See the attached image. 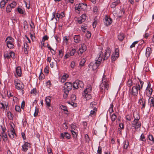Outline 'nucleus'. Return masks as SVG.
Segmentation results:
<instances>
[{
	"mask_svg": "<svg viewBox=\"0 0 154 154\" xmlns=\"http://www.w3.org/2000/svg\"><path fill=\"white\" fill-rule=\"evenodd\" d=\"M106 75H103L102 80V83L99 86L100 92L103 94L102 97L104 96V94L106 90H108L109 88V84Z\"/></svg>",
	"mask_w": 154,
	"mask_h": 154,
	"instance_id": "2",
	"label": "nucleus"
},
{
	"mask_svg": "<svg viewBox=\"0 0 154 154\" xmlns=\"http://www.w3.org/2000/svg\"><path fill=\"white\" fill-rule=\"evenodd\" d=\"M117 116L115 113H113L111 116V120L112 121L114 122L116 119Z\"/></svg>",
	"mask_w": 154,
	"mask_h": 154,
	"instance_id": "38",
	"label": "nucleus"
},
{
	"mask_svg": "<svg viewBox=\"0 0 154 154\" xmlns=\"http://www.w3.org/2000/svg\"><path fill=\"white\" fill-rule=\"evenodd\" d=\"M149 139L150 140L152 141V143H154V139L152 135L150 134L149 135Z\"/></svg>",
	"mask_w": 154,
	"mask_h": 154,
	"instance_id": "44",
	"label": "nucleus"
},
{
	"mask_svg": "<svg viewBox=\"0 0 154 154\" xmlns=\"http://www.w3.org/2000/svg\"><path fill=\"white\" fill-rule=\"evenodd\" d=\"M131 125L132 127H134L136 129L140 128L141 126L140 123H139V121H133L131 122Z\"/></svg>",
	"mask_w": 154,
	"mask_h": 154,
	"instance_id": "11",
	"label": "nucleus"
},
{
	"mask_svg": "<svg viewBox=\"0 0 154 154\" xmlns=\"http://www.w3.org/2000/svg\"><path fill=\"white\" fill-rule=\"evenodd\" d=\"M61 136L63 138L65 137L66 138L68 139H70L71 137L70 134L66 132H64L63 133H61Z\"/></svg>",
	"mask_w": 154,
	"mask_h": 154,
	"instance_id": "22",
	"label": "nucleus"
},
{
	"mask_svg": "<svg viewBox=\"0 0 154 154\" xmlns=\"http://www.w3.org/2000/svg\"><path fill=\"white\" fill-rule=\"evenodd\" d=\"M2 137L4 141H6L7 140V136L6 134L2 133Z\"/></svg>",
	"mask_w": 154,
	"mask_h": 154,
	"instance_id": "41",
	"label": "nucleus"
},
{
	"mask_svg": "<svg viewBox=\"0 0 154 154\" xmlns=\"http://www.w3.org/2000/svg\"><path fill=\"white\" fill-rule=\"evenodd\" d=\"M86 16L85 14H83L79 17L78 19V21L79 23L81 24L84 22L86 19Z\"/></svg>",
	"mask_w": 154,
	"mask_h": 154,
	"instance_id": "14",
	"label": "nucleus"
},
{
	"mask_svg": "<svg viewBox=\"0 0 154 154\" xmlns=\"http://www.w3.org/2000/svg\"><path fill=\"white\" fill-rule=\"evenodd\" d=\"M59 54L61 58H62V57L63 56L64 54V49L63 48L61 50H60L59 51Z\"/></svg>",
	"mask_w": 154,
	"mask_h": 154,
	"instance_id": "39",
	"label": "nucleus"
},
{
	"mask_svg": "<svg viewBox=\"0 0 154 154\" xmlns=\"http://www.w3.org/2000/svg\"><path fill=\"white\" fill-rule=\"evenodd\" d=\"M138 79L140 83V86L139 84H136V85L138 88L139 90L140 91V90L143 88V86L144 83L143 81H141L138 78Z\"/></svg>",
	"mask_w": 154,
	"mask_h": 154,
	"instance_id": "26",
	"label": "nucleus"
},
{
	"mask_svg": "<svg viewBox=\"0 0 154 154\" xmlns=\"http://www.w3.org/2000/svg\"><path fill=\"white\" fill-rule=\"evenodd\" d=\"M14 83L16 88L17 89L20 90L24 88V85L22 83L18 82L15 81Z\"/></svg>",
	"mask_w": 154,
	"mask_h": 154,
	"instance_id": "13",
	"label": "nucleus"
},
{
	"mask_svg": "<svg viewBox=\"0 0 154 154\" xmlns=\"http://www.w3.org/2000/svg\"><path fill=\"white\" fill-rule=\"evenodd\" d=\"M51 97H46L45 99V101L46 102V106L47 107H49L51 106ZM48 109L50 110H52L53 109V108L52 107H48Z\"/></svg>",
	"mask_w": 154,
	"mask_h": 154,
	"instance_id": "12",
	"label": "nucleus"
},
{
	"mask_svg": "<svg viewBox=\"0 0 154 154\" xmlns=\"http://www.w3.org/2000/svg\"><path fill=\"white\" fill-rule=\"evenodd\" d=\"M85 62L86 60L85 58L82 59L80 62V66H84V64L85 63Z\"/></svg>",
	"mask_w": 154,
	"mask_h": 154,
	"instance_id": "33",
	"label": "nucleus"
},
{
	"mask_svg": "<svg viewBox=\"0 0 154 154\" xmlns=\"http://www.w3.org/2000/svg\"><path fill=\"white\" fill-rule=\"evenodd\" d=\"M71 131L73 137L74 138L76 137H77V135L75 132L73 130H71Z\"/></svg>",
	"mask_w": 154,
	"mask_h": 154,
	"instance_id": "50",
	"label": "nucleus"
},
{
	"mask_svg": "<svg viewBox=\"0 0 154 154\" xmlns=\"http://www.w3.org/2000/svg\"><path fill=\"white\" fill-rule=\"evenodd\" d=\"M92 90V89L91 87V85H90L88 86L87 88L84 90L83 93L89 94L91 92Z\"/></svg>",
	"mask_w": 154,
	"mask_h": 154,
	"instance_id": "23",
	"label": "nucleus"
},
{
	"mask_svg": "<svg viewBox=\"0 0 154 154\" xmlns=\"http://www.w3.org/2000/svg\"><path fill=\"white\" fill-rule=\"evenodd\" d=\"M16 72L18 76H21L22 73L21 68H16Z\"/></svg>",
	"mask_w": 154,
	"mask_h": 154,
	"instance_id": "30",
	"label": "nucleus"
},
{
	"mask_svg": "<svg viewBox=\"0 0 154 154\" xmlns=\"http://www.w3.org/2000/svg\"><path fill=\"white\" fill-rule=\"evenodd\" d=\"M72 84L71 83L67 82L65 84L63 89L65 94L63 95V97L64 99L67 97L69 91L72 89Z\"/></svg>",
	"mask_w": 154,
	"mask_h": 154,
	"instance_id": "3",
	"label": "nucleus"
},
{
	"mask_svg": "<svg viewBox=\"0 0 154 154\" xmlns=\"http://www.w3.org/2000/svg\"><path fill=\"white\" fill-rule=\"evenodd\" d=\"M87 7L86 4L82 3L76 4L75 7V12L77 13H80L81 11H85Z\"/></svg>",
	"mask_w": 154,
	"mask_h": 154,
	"instance_id": "4",
	"label": "nucleus"
},
{
	"mask_svg": "<svg viewBox=\"0 0 154 154\" xmlns=\"http://www.w3.org/2000/svg\"><path fill=\"white\" fill-rule=\"evenodd\" d=\"M118 3L116 2H114L112 3L111 5V8H115L116 6L118 5Z\"/></svg>",
	"mask_w": 154,
	"mask_h": 154,
	"instance_id": "49",
	"label": "nucleus"
},
{
	"mask_svg": "<svg viewBox=\"0 0 154 154\" xmlns=\"http://www.w3.org/2000/svg\"><path fill=\"white\" fill-rule=\"evenodd\" d=\"M60 107L61 109L62 110H63L64 111H66L67 112H68L67 107L66 106L61 105L60 106Z\"/></svg>",
	"mask_w": 154,
	"mask_h": 154,
	"instance_id": "43",
	"label": "nucleus"
},
{
	"mask_svg": "<svg viewBox=\"0 0 154 154\" xmlns=\"http://www.w3.org/2000/svg\"><path fill=\"white\" fill-rule=\"evenodd\" d=\"M12 8L9 5H8L6 7V12L8 13L11 12V11Z\"/></svg>",
	"mask_w": 154,
	"mask_h": 154,
	"instance_id": "36",
	"label": "nucleus"
},
{
	"mask_svg": "<svg viewBox=\"0 0 154 154\" xmlns=\"http://www.w3.org/2000/svg\"><path fill=\"white\" fill-rule=\"evenodd\" d=\"M97 20H95L93 22V28H95L96 26V25H97Z\"/></svg>",
	"mask_w": 154,
	"mask_h": 154,
	"instance_id": "60",
	"label": "nucleus"
},
{
	"mask_svg": "<svg viewBox=\"0 0 154 154\" xmlns=\"http://www.w3.org/2000/svg\"><path fill=\"white\" fill-rule=\"evenodd\" d=\"M37 93L36 89L35 88L33 89L31 91V93L32 94H33L34 95H36Z\"/></svg>",
	"mask_w": 154,
	"mask_h": 154,
	"instance_id": "48",
	"label": "nucleus"
},
{
	"mask_svg": "<svg viewBox=\"0 0 154 154\" xmlns=\"http://www.w3.org/2000/svg\"><path fill=\"white\" fill-rule=\"evenodd\" d=\"M30 37L32 41H33L35 39V37L33 34L30 33Z\"/></svg>",
	"mask_w": 154,
	"mask_h": 154,
	"instance_id": "62",
	"label": "nucleus"
},
{
	"mask_svg": "<svg viewBox=\"0 0 154 154\" xmlns=\"http://www.w3.org/2000/svg\"><path fill=\"white\" fill-rule=\"evenodd\" d=\"M38 109H37L36 107H35V112L34 114V116L35 117H36L38 114Z\"/></svg>",
	"mask_w": 154,
	"mask_h": 154,
	"instance_id": "58",
	"label": "nucleus"
},
{
	"mask_svg": "<svg viewBox=\"0 0 154 154\" xmlns=\"http://www.w3.org/2000/svg\"><path fill=\"white\" fill-rule=\"evenodd\" d=\"M15 55V53L11 51H10L9 52L6 51L5 52L4 54V58L7 59H9L11 57L14 58Z\"/></svg>",
	"mask_w": 154,
	"mask_h": 154,
	"instance_id": "7",
	"label": "nucleus"
},
{
	"mask_svg": "<svg viewBox=\"0 0 154 154\" xmlns=\"http://www.w3.org/2000/svg\"><path fill=\"white\" fill-rule=\"evenodd\" d=\"M85 139L86 141L87 142H89L90 139L88 135L87 134H86L85 135Z\"/></svg>",
	"mask_w": 154,
	"mask_h": 154,
	"instance_id": "57",
	"label": "nucleus"
},
{
	"mask_svg": "<svg viewBox=\"0 0 154 154\" xmlns=\"http://www.w3.org/2000/svg\"><path fill=\"white\" fill-rule=\"evenodd\" d=\"M17 10L18 13L21 14H24L25 12L24 9L20 6H18L17 8Z\"/></svg>",
	"mask_w": 154,
	"mask_h": 154,
	"instance_id": "25",
	"label": "nucleus"
},
{
	"mask_svg": "<svg viewBox=\"0 0 154 154\" xmlns=\"http://www.w3.org/2000/svg\"><path fill=\"white\" fill-rule=\"evenodd\" d=\"M74 42L76 43H79L81 41V37L79 35H74L73 36Z\"/></svg>",
	"mask_w": 154,
	"mask_h": 154,
	"instance_id": "15",
	"label": "nucleus"
},
{
	"mask_svg": "<svg viewBox=\"0 0 154 154\" xmlns=\"http://www.w3.org/2000/svg\"><path fill=\"white\" fill-rule=\"evenodd\" d=\"M71 99L72 101H75L76 99V96L74 94H72L71 97Z\"/></svg>",
	"mask_w": 154,
	"mask_h": 154,
	"instance_id": "55",
	"label": "nucleus"
},
{
	"mask_svg": "<svg viewBox=\"0 0 154 154\" xmlns=\"http://www.w3.org/2000/svg\"><path fill=\"white\" fill-rule=\"evenodd\" d=\"M140 139L143 141H146V139L143 134H142L141 135Z\"/></svg>",
	"mask_w": 154,
	"mask_h": 154,
	"instance_id": "46",
	"label": "nucleus"
},
{
	"mask_svg": "<svg viewBox=\"0 0 154 154\" xmlns=\"http://www.w3.org/2000/svg\"><path fill=\"white\" fill-rule=\"evenodd\" d=\"M70 54L69 53V52H68L65 55L64 58L65 59H68V58H69L71 55H69Z\"/></svg>",
	"mask_w": 154,
	"mask_h": 154,
	"instance_id": "51",
	"label": "nucleus"
},
{
	"mask_svg": "<svg viewBox=\"0 0 154 154\" xmlns=\"http://www.w3.org/2000/svg\"><path fill=\"white\" fill-rule=\"evenodd\" d=\"M8 135L11 139L14 138L15 135L16 136L14 128H13V129L11 130V133L9 134Z\"/></svg>",
	"mask_w": 154,
	"mask_h": 154,
	"instance_id": "21",
	"label": "nucleus"
},
{
	"mask_svg": "<svg viewBox=\"0 0 154 154\" xmlns=\"http://www.w3.org/2000/svg\"><path fill=\"white\" fill-rule=\"evenodd\" d=\"M119 55V49L118 48H116L115 52L112 54V61L115 60L118 57Z\"/></svg>",
	"mask_w": 154,
	"mask_h": 154,
	"instance_id": "9",
	"label": "nucleus"
},
{
	"mask_svg": "<svg viewBox=\"0 0 154 154\" xmlns=\"http://www.w3.org/2000/svg\"><path fill=\"white\" fill-rule=\"evenodd\" d=\"M146 99L145 95H140V98L138 102L140 104L142 105L141 109H143H143L145 108L146 106Z\"/></svg>",
	"mask_w": 154,
	"mask_h": 154,
	"instance_id": "6",
	"label": "nucleus"
},
{
	"mask_svg": "<svg viewBox=\"0 0 154 154\" xmlns=\"http://www.w3.org/2000/svg\"><path fill=\"white\" fill-rule=\"evenodd\" d=\"M82 95L85 96L84 99L85 100H88L92 97L91 94H90L82 93Z\"/></svg>",
	"mask_w": 154,
	"mask_h": 154,
	"instance_id": "19",
	"label": "nucleus"
},
{
	"mask_svg": "<svg viewBox=\"0 0 154 154\" xmlns=\"http://www.w3.org/2000/svg\"><path fill=\"white\" fill-rule=\"evenodd\" d=\"M98 11V8L97 6H95L93 8V11L94 12H97Z\"/></svg>",
	"mask_w": 154,
	"mask_h": 154,
	"instance_id": "63",
	"label": "nucleus"
},
{
	"mask_svg": "<svg viewBox=\"0 0 154 154\" xmlns=\"http://www.w3.org/2000/svg\"><path fill=\"white\" fill-rule=\"evenodd\" d=\"M112 21V19L107 16H106L104 19V24L107 26L110 25L111 24Z\"/></svg>",
	"mask_w": 154,
	"mask_h": 154,
	"instance_id": "10",
	"label": "nucleus"
},
{
	"mask_svg": "<svg viewBox=\"0 0 154 154\" xmlns=\"http://www.w3.org/2000/svg\"><path fill=\"white\" fill-rule=\"evenodd\" d=\"M42 69H41L40 74L39 76V79L40 80H42L43 79V77L42 75Z\"/></svg>",
	"mask_w": 154,
	"mask_h": 154,
	"instance_id": "61",
	"label": "nucleus"
},
{
	"mask_svg": "<svg viewBox=\"0 0 154 154\" xmlns=\"http://www.w3.org/2000/svg\"><path fill=\"white\" fill-rule=\"evenodd\" d=\"M77 81L78 83V84L79 86L81 88H82L83 87V82L82 81L79 80H78Z\"/></svg>",
	"mask_w": 154,
	"mask_h": 154,
	"instance_id": "45",
	"label": "nucleus"
},
{
	"mask_svg": "<svg viewBox=\"0 0 154 154\" xmlns=\"http://www.w3.org/2000/svg\"><path fill=\"white\" fill-rule=\"evenodd\" d=\"M7 116L9 119L11 120H13L14 116L11 112L9 111L7 112Z\"/></svg>",
	"mask_w": 154,
	"mask_h": 154,
	"instance_id": "29",
	"label": "nucleus"
},
{
	"mask_svg": "<svg viewBox=\"0 0 154 154\" xmlns=\"http://www.w3.org/2000/svg\"><path fill=\"white\" fill-rule=\"evenodd\" d=\"M15 110L16 111L18 112H20L21 109L20 106H15Z\"/></svg>",
	"mask_w": 154,
	"mask_h": 154,
	"instance_id": "54",
	"label": "nucleus"
},
{
	"mask_svg": "<svg viewBox=\"0 0 154 154\" xmlns=\"http://www.w3.org/2000/svg\"><path fill=\"white\" fill-rule=\"evenodd\" d=\"M133 116L134 117V121H139V120L140 119V116L138 115L137 113H136V115H135V112L133 113Z\"/></svg>",
	"mask_w": 154,
	"mask_h": 154,
	"instance_id": "28",
	"label": "nucleus"
},
{
	"mask_svg": "<svg viewBox=\"0 0 154 154\" xmlns=\"http://www.w3.org/2000/svg\"><path fill=\"white\" fill-rule=\"evenodd\" d=\"M113 104L112 103L110 105V107L109 109V113H111L112 112H113Z\"/></svg>",
	"mask_w": 154,
	"mask_h": 154,
	"instance_id": "40",
	"label": "nucleus"
},
{
	"mask_svg": "<svg viewBox=\"0 0 154 154\" xmlns=\"http://www.w3.org/2000/svg\"><path fill=\"white\" fill-rule=\"evenodd\" d=\"M146 95L148 97H151V96L152 95V88H149L148 89L147 88H146Z\"/></svg>",
	"mask_w": 154,
	"mask_h": 154,
	"instance_id": "20",
	"label": "nucleus"
},
{
	"mask_svg": "<svg viewBox=\"0 0 154 154\" xmlns=\"http://www.w3.org/2000/svg\"><path fill=\"white\" fill-rule=\"evenodd\" d=\"M8 0H2L0 3V7L1 8H4L5 4L8 2Z\"/></svg>",
	"mask_w": 154,
	"mask_h": 154,
	"instance_id": "24",
	"label": "nucleus"
},
{
	"mask_svg": "<svg viewBox=\"0 0 154 154\" xmlns=\"http://www.w3.org/2000/svg\"><path fill=\"white\" fill-rule=\"evenodd\" d=\"M96 109L95 108L93 109V110H91V111L90 115H91L92 116V115L94 114L95 112H96Z\"/></svg>",
	"mask_w": 154,
	"mask_h": 154,
	"instance_id": "52",
	"label": "nucleus"
},
{
	"mask_svg": "<svg viewBox=\"0 0 154 154\" xmlns=\"http://www.w3.org/2000/svg\"><path fill=\"white\" fill-rule=\"evenodd\" d=\"M86 50V47L84 44L82 45L81 48H79V50L81 53H83Z\"/></svg>",
	"mask_w": 154,
	"mask_h": 154,
	"instance_id": "27",
	"label": "nucleus"
},
{
	"mask_svg": "<svg viewBox=\"0 0 154 154\" xmlns=\"http://www.w3.org/2000/svg\"><path fill=\"white\" fill-rule=\"evenodd\" d=\"M30 144L28 143L25 142L24 144L22 146V150L24 152H26L30 146Z\"/></svg>",
	"mask_w": 154,
	"mask_h": 154,
	"instance_id": "16",
	"label": "nucleus"
},
{
	"mask_svg": "<svg viewBox=\"0 0 154 154\" xmlns=\"http://www.w3.org/2000/svg\"><path fill=\"white\" fill-rule=\"evenodd\" d=\"M111 52V50L109 48H106L104 54L102 53L101 51L98 54V59L95 60L94 63L91 62L90 63L89 66L92 67H98L100 64L101 61L103 60L104 61L107 60L110 56Z\"/></svg>",
	"mask_w": 154,
	"mask_h": 154,
	"instance_id": "1",
	"label": "nucleus"
},
{
	"mask_svg": "<svg viewBox=\"0 0 154 154\" xmlns=\"http://www.w3.org/2000/svg\"><path fill=\"white\" fill-rule=\"evenodd\" d=\"M124 144V148L125 149H127L128 145H129V143L128 141H124L123 142Z\"/></svg>",
	"mask_w": 154,
	"mask_h": 154,
	"instance_id": "34",
	"label": "nucleus"
},
{
	"mask_svg": "<svg viewBox=\"0 0 154 154\" xmlns=\"http://www.w3.org/2000/svg\"><path fill=\"white\" fill-rule=\"evenodd\" d=\"M138 88L135 85V86H133L131 89L130 90L129 93L130 94L134 96H137L138 94Z\"/></svg>",
	"mask_w": 154,
	"mask_h": 154,
	"instance_id": "8",
	"label": "nucleus"
},
{
	"mask_svg": "<svg viewBox=\"0 0 154 154\" xmlns=\"http://www.w3.org/2000/svg\"><path fill=\"white\" fill-rule=\"evenodd\" d=\"M91 34L90 32L88 31L87 32L86 34V37L88 38H90L91 37Z\"/></svg>",
	"mask_w": 154,
	"mask_h": 154,
	"instance_id": "56",
	"label": "nucleus"
},
{
	"mask_svg": "<svg viewBox=\"0 0 154 154\" xmlns=\"http://www.w3.org/2000/svg\"><path fill=\"white\" fill-rule=\"evenodd\" d=\"M87 27L86 26V25L85 24L82 25L81 26L82 31L83 32H85V30L87 29Z\"/></svg>",
	"mask_w": 154,
	"mask_h": 154,
	"instance_id": "42",
	"label": "nucleus"
},
{
	"mask_svg": "<svg viewBox=\"0 0 154 154\" xmlns=\"http://www.w3.org/2000/svg\"><path fill=\"white\" fill-rule=\"evenodd\" d=\"M78 83V81H76L73 84V86L74 89H77L79 88Z\"/></svg>",
	"mask_w": 154,
	"mask_h": 154,
	"instance_id": "32",
	"label": "nucleus"
},
{
	"mask_svg": "<svg viewBox=\"0 0 154 154\" xmlns=\"http://www.w3.org/2000/svg\"><path fill=\"white\" fill-rule=\"evenodd\" d=\"M76 52V51L75 49L74 48H73L69 52V53L70 54L69 55L71 56H73Z\"/></svg>",
	"mask_w": 154,
	"mask_h": 154,
	"instance_id": "35",
	"label": "nucleus"
},
{
	"mask_svg": "<svg viewBox=\"0 0 154 154\" xmlns=\"http://www.w3.org/2000/svg\"><path fill=\"white\" fill-rule=\"evenodd\" d=\"M148 103L150 106V107L153 108L154 107V97H149L148 99Z\"/></svg>",
	"mask_w": 154,
	"mask_h": 154,
	"instance_id": "17",
	"label": "nucleus"
},
{
	"mask_svg": "<svg viewBox=\"0 0 154 154\" xmlns=\"http://www.w3.org/2000/svg\"><path fill=\"white\" fill-rule=\"evenodd\" d=\"M9 5L11 6V8H14L17 5V3L16 2L14 1L10 4Z\"/></svg>",
	"mask_w": 154,
	"mask_h": 154,
	"instance_id": "37",
	"label": "nucleus"
},
{
	"mask_svg": "<svg viewBox=\"0 0 154 154\" xmlns=\"http://www.w3.org/2000/svg\"><path fill=\"white\" fill-rule=\"evenodd\" d=\"M138 41L134 42L130 46V48H132L134 47L135 46V45L138 43Z\"/></svg>",
	"mask_w": 154,
	"mask_h": 154,
	"instance_id": "53",
	"label": "nucleus"
},
{
	"mask_svg": "<svg viewBox=\"0 0 154 154\" xmlns=\"http://www.w3.org/2000/svg\"><path fill=\"white\" fill-rule=\"evenodd\" d=\"M125 37V35L123 33H121L118 35V38L119 40L120 41H122Z\"/></svg>",
	"mask_w": 154,
	"mask_h": 154,
	"instance_id": "31",
	"label": "nucleus"
},
{
	"mask_svg": "<svg viewBox=\"0 0 154 154\" xmlns=\"http://www.w3.org/2000/svg\"><path fill=\"white\" fill-rule=\"evenodd\" d=\"M127 85L128 87H131L132 85V81L131 80H128L127 83Z\"/></svg>",
	"mask_w": 154,
	"mask_h": 154,
	"instance_id": "47",
	"label": "nucleus"
},
{
	"mask_svg": "<svg viewBox=\"0 0 154 154\" xmlns=\"http://www.w3.org/2000/svg\"><path fill=\"white\" fill-rule=\"evenodd\" d=\"M5 41L7 44V47L11 49L14 48V46L13 43L14 42V39L13 38L8 36L6 38Z\"/></svg>",
	"mask_w": 154,
	"mask_h": 154,
	"instance_id": "5",
	"label": "nucleus"
},
{
	"mask_svg": "<svg viewBox=\"0 0 154 154\" xmlns=\"http://www.w3.org/2000/svg\"><path fill=\"white\" fill-rule=\"evenodd\" d=\"M75 62L74 61H72L70 65L71 67H74L75 66Z\"/></svg>",
	"mask_w": 154,
	"mask_h": 154,
	"instance_id": "64",
	"label": "nucleus"
},
{
	"mask_svg": "<svg viewBox=\"0 0 154 154\" xmlns=\"http://www.w3.org/2000/svg\"><path fill=\"white\" fill-rule=\"evenodd\" d=\"M152 52L151 49L150 47H147L146 50V56L147 57H149Z\"/></svg>",
	"mask_w": 154,
	"mask_h": 154,
	"instance_id": "18",
	"label": "nucleus"
},
{
	"mask_svg": "<svg viewBox=\"0 0 154 154\" xmlns=\"http://www.w3.org/2000/svg\"><path fill=\"white\" fill-rule=\"evenodd\" d=\"M102 149L101 147L99 146L98 147V149L97 150V152L99 154H101L102 153L101 151Z\"/></svg>",
	"mask_w": 154,
	"mask_h": 154,
	"instance_id": "59",
	"label": "nucleus"
}]
</instances>
